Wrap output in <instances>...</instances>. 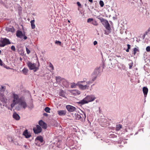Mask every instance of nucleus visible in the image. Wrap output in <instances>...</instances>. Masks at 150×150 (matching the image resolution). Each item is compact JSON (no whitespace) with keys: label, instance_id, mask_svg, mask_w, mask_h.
<instances>
[{"label":"nucleus","instance_id":"21","mask_svg":"<svg viewBox=\"0 0 150 150\" xmlns=\"http://www.w3.org/2000/svg\"><path fill=\"white\" fill-rule=\"evenodd\" d=\"M122 127V125L120 124L117 125H116V130L118 131Z\"/></svg>","mask_w":150,"mask_h":150},{"label":"nucleus","instance_id":"57","mask_svg":"<svg viewBox=\"0 0 150 150\" xmlns=\"http://www.w3.org/2000/svg\"><path fill=\"white\" fill-rule=\"evenodd\" d=\"M68 22H69V23H70V21L69 20H68Z\"/></svg>","mask_w":150,"mask_h":150},{"label":"nucleus","instance_id":"41","mask_svg":"<svg viewBox=\"0 0 150 150\" xmlns=\"http://www.w3.org/2000/svg\"><path fill=\"white\" fill-rule=\"evenodd\" d=\"M83 113L84 115V117H83V116L82 115H81L83 116L82 118H83V121H84L85 120V119L86 117V113L85 112H83Z\"/></svg>","mask_w":150,"mask_h":150},{"label":"nucleus","instance_id":"38","mask_svg":"<svg viewBox=\"0 0 150 150\" xmlns=\"http://www.w3.org/2000/svg\"><path fill=\"white\" fill-rule=\"evenodd\" d=\"M55 43L56 44H59L60 45H61V42L59 41L56 40L55 41Z\"/></svg>","mask_w":150,"mask_h":150},{"label":"nucleus","instance_id":"1","mask_svg":"<svg viewBox=\"0 0 150 150\" xmlns=\"http://www.w3.org/2000/svg\"><path fill=\"white\" fill-rule=\"evenodd\" d=\"M13 103L11 104V107L13 108L17 103H19V105L25 109L27 107V104L26 102L23 99V97L19 98L18 94H13Z\"/></svg>","mask_w":150,"mask_h":150},{"label":"nucleus","instance_id":"13","mask_svg":"<svg viewBox=\"0 0 150 150\" xmlns=\"http://www.w3.org/2000/svg\"><path fill=\"white\" fill-rule=\"evenodd\" d=\"M13 118L16 120H19L20 119L19 115L16 112H14L13 115Z\"/></svg>","mask_w":150,"mask_h":150},{"label":"nucleus","instance_id":"31","mask_svg":"<svg viewBox=\"0 0 150 150\" xmlns=\"http://www.w3.org/2000/svg\"><path fill=\"white\" fill-rule=\"evenodd\" d=\"M139 51L138 49L137 48L135 47L134 49V55L136 54V52H138Z\"/></svg>","mask_w":150,"mask_h":150},{"label":"nucleus","instance_id":"9","mask_svg":"<svg viewBox=\"0 0 150 150\" xmlns=\"http://www.w3.org/2000/svg\"><path fill=\"white\" fill-rule=\"evenodd\" d=\"M23 135L25 136L26 138H28L30 137L31 135L29 133L27 129H25L23 132Z\"/></svg>","mask_w":150,"mask_h":150},{"label":"nucleus","instance_id":"25","mask_svg":"<svg viewBox=\"0 0 150 150\" xmlns=\"http://www.w3.org/2000/svg\"><path fill=\"white\" fill-rule=\"evenodd\" d=\"M91 23L93 25H96V26H97L98 25V23L97 22V21H96L95 20H93Z\"/></svg>","mask_w":150,"mask_h":150},{"label":"nucleus","instance_id":"47","mask_svg":"<svg viewBox=\"0 0 150 150\" xmlns=\"http://www.w3.org/2000/svg\"><path fill=\"white\" fill-rule=\"evenodd\" d=\"M127 49H129L130 48V45L129 44L127 45Z\"/></svg>","mask_w":150,"mask_h":150},{"label":"nucleus","instance_id":"7","mask_svg":"<svg viewBox=\"0 0 150 150\" xmlns=\"http://www.w3.org/2000/svg\"><path fill=\"white\" fill-rule=\"evenodd\" d=\"M39 125L40 126H41L44 129H46L47 128V124L43 120H41L39 121L38 122Z\"/></svg>","mask_w":150,"mask_h":150},{"label":"nucleus","instance_id":"27","mask_svg":"<svg viewBox=\"0 0 150 150\" xmlns=\"http://www.w3.org/2000/svg\"><path fill=\"white\" fill-rule=\"evenodd\" d=\"M50 108L47 107H46L45 109V111L47 112H50Z\"/></svg>","mask_w":150,"mask_h":150},{"label":"nucleus","instance_id":"54","mask_svg":"<svg viewBox=\"0 0 150 150\" xmlns=\"http://www.w3.org/2000/svg\"><path fill=\"white\" fill-rule=\"evenodd\" d=\"M129 49H127L126 51L127 52H129Z\"/></svg>","mask_w":150,"mask_h":150},{"label":"nucleus","instance_id":"44","mask_svg":"<svg viewBox=\"0 0 150 150\" xmlns=\"http://www.w3.org/2000/svg\"><path fill=\"white\" fill-rule=\"evenodd\" d=\"M64 93V91H63V90H60V91L59 92V94H62V93Z\"/></svg>","mask_w":150,"mask_h":150},{"label":"nucleus","instance_id":"8","mask_svg":"<svg viewBox=\"0 0 150 150\" xmlns=\"http://www.w3.org/2000/svg\"><path fill=\"white\" fill-rule=\"evenodd\" d=\"M0 100L4 103L7 102V99L5 97L4 94H0Z\"/></svg>","mask_w":150,"mask_h":150},{"label":"nucleus","instance_id":"59","mask_svg":"<svg viewBox=\"0 0 150 150\" xmlns=\"http://www.w3.org/2000/svg\"><path fill=\"white\" fill-rule=\"evenodd\" d=\"M144 96H145V97H146V95H147V94H144Z\"/></svg>","mask_w":150,"mask_h":150},{"label":"nucleus","instance_id":"40","mask_svg":"<svg viewBox=\"0 0 150 150\" xmlns=\"http://www.w3.org/2000/svg\"><path fill=\"white\" fill-rule=\"evenodd\" d=\"M146 51L148 52H150V47L148 46L146 48Z\"/></svg>","mask_w":150,"mask_h":150},{"label":"nucleus","instance_id":"56","mask_svg":"<svg viewBox=\"0 0 150 150\" xmlns=\"http://www.w3.org/2000/svg\"><path fill=\"white\" fill-rule=\"evenodd\" d=\"M150 31V28L148 29V32H149Z\"/></svg>","mask_w":150,"mask_h":150},{"label":"nucleus","instance_id":"35","mask_svg":"<svg viewBox=\"0 0 150 150\" xmlns=\"http://www.w3.org/2000/svg\"><path fill=\"white\" fill-rule=\"evenodd\" d=\"M93 19L91 18H89L87 19V22L88 23H90L92 22V21H93Z\"/></svg>","mask_w":150,"mask_h":150},{"label":"nucleus","instance_id":"29","mask_svg":"<svg viewBox=\"0 0 150 150\" xmlns=\"http://www.w3.org/2000/svg\"><path fill=\"white\" fill-rule=\"evenodd\" d=\"M79 86V87L82 90L85 89L84 88V86L82 85V84H79L78 85Z\"/></svg>","mask_w":150,"mask_h":150},{"label":"nucleus","instance_id":"10","mask_svg":"<svg viewBox=\"0 0 150 150\" xmlns=\"http://www.w3.org/2000/svg\"><path fill=\"white\" fill-rule=\"evenodd\" d=\"M67 111L66 110H59L57 111V113L60 116H64L66 115Z\"/></svg>","mask_w":150,"mask_h":150},{"label":"nucleus","instance_id":"5","mask_svg":"<svg viewBox=\"0 0 150 150\" xmlns=\"http://www.w3.org/2000/svg\"><path fill=\"white\" fill-rule=\"evenodd\" d=\"M33 131L35 134H38L42 132V129L40 125H37L36 127L33 128Z\"/></svg>","mask_w":150,"mask_h":150},{"label":"nucleus","instance_id":"52","mask_svg":"<svg viewBox=\"0 0 150 150\" xmlns=\"http://www.w3.org/2000/svg\"><path fill=\"white\" fill-rule=\"evenodd\" d=\"M98 71V69H95V71H94V72H95H95H96L97 73V72Z\"/></svg>","mask_w":150,"mask_h":150},{"label":"nucleus","instance_id":"11","mask_svg":"<svg viewBox=\"0 0 150 150\" xmlns=\"http://www.w3.org/2000/svg\"><path fill=\"white\" fill-rule=\"evenodd\" d=\"M98 19L100 20L101 22L104 25H105L107 23H108L107 20L104 19L103 18H99Z\"/></svg>","mask_w":150,"mask_h":150},{"label":"nucleus","instance_id":"61","mask_svg":"<svg viewBox=\"0 0 150 150\" xmlns=\"http://www.w3.org/2000/svg\"><path fill=\"white\" fill-rule=\"evenodd\" d=\"M1 51L0 50V54H1Z\"/></svg>","mask_w":150,"mask_h":150},{"label":"nucleus","instance_id":"22","mask_svg":"<svg viewBox=\"0 0 150 150\" xmlns=\"http://www.w3.org/2000/svg\"><path fill=\"white\" fill-rule=\"evenodd\" d=\"M6 89V87L5 86H1V88H0V91L1 92L3 93L5 91Z\"/></svg>","mask_w":150,"mask_h":150},{"label":"nucleus","instance_id":"60","mask_svg":"<svg viewBox=\"0 0 150 150\" xmlns=\"http://www.w3.org/2000/svg\"><path fill=\"white\" fill-rule=\"evenodd\" d=\"M146 35V34H144V37H145V36Z\"/></svg>","mask_w":150,"mask_h":150},{"label":"nucleus","instance_id":"53","mask_svg":"<svg viewBox=\"0 0 150 150\" xmlns=\"http://www.w3.org/2000/svg\"><path fill=\"white\" fill-rule=\"evenodd\" d=\"M90 2H91V3H92L93 2V0H88Z\"/></svg>","mask_w":150,"mask_h":150},{"label":"nucleus","instance_id":"50","mask_svg":"<svg viewBox=\"0 0 150 150\" xmlns=\"http://www.w3.org/2000/svg\"><path fill=\"white\" fill-rule=\"evenodd\" d=\"M0 65H2V61L0 59Z\"/></svg>","mask_w":150,"mask_h":150},{"label":"nucleus","instance_id":"32","mask_svg":"<svg viewBox=\"0 0 150 150\" xmlns=\"http://www.w3.org/2000/svg\"><path fill=\"white\" fill-rule=\"evenodd\" d=\"M99 4L101 7H103L104 6V2L100 0V1Z\"/></svg>","mask_w":150,"mask_h":150},{"label":"nucleus","instance_id":"4","mask_svg":"<svg viewBox=\"0 0 150 150\" xmlns=\"http://www.w3.org/2000/svg\"><path fill=\"white\" fill-rule=\"evenodd\" d=\"M10 44L11 42L8 39L6 38H2L0 41V47H4L6 45Z\"/></svg>","mask_w":150,"mask_h":150},{"label":"nucleus","instance_id":"45","mask_svg":"<svg viewBox=\"0 0 150 150\" xmlns=\"http://www.w3.org/2000/svg\"><path fill=\"white\" fill-rule=\"evenodd\" d=\"M43 115L44 116H46V117H47L48 116V114L47 113H44L43 114Z\"/></svg>","mask_w":150,"mask_h":150},{"label":"nucleus","instance_id":"34","mask_svg":"<svg viewBox=\"0 0 150 150\" xmlns=\"http://www.w3.org/2000/svg\"><path fill=\"white\" fill-rule=\"evenodd\" d=\"M86 78H84L83 79V81H79L77 83V85H78L79 84H80L79 83H83V82H85L86 81Z\"/></svg>","mask_w":150,"mask_h":150},{"label":"nucleus","instance_id":"55","mask_svg":"<svg viewBox=\"0 0 150 150\" xmlns=\"http://www.w3.org/2000/svg\"><path fill=\"white\" fill-rule=\"evenodd\" d=\"M15 144H16H16H18V143L17 142H16V143H15Z\"/></svg>","mask_w":150,"mask_h":150},{"label":"nucleus","instance_id":"19","mask_svg":"<svg viewBox=\"0 0 150 150\" xmlns=\"http://www.w3.org/2000/svg\"><path fill=\"white\" fill-rule=\"evenodd\" d=\"M142 91L144 94H147L148 89L147 87H144L143 88Z\"/></svg>","mask_w":150,"mask_h":150},{"label":"nucleus","instance_id":"42","mask_svg":"<svg viewBox=\"0 0 150 150\" xmlns=\"http://www.w3.org/2000/svg\"><path fill=\"white\" fill-rule=\"evenodd\" d=\"M129 68L130 69L132 68V66H133V63L132 62L131 64H129Z\"/></svg>","mask_w":150,"mask_h":150},{"label":"nucleus","instance_id":"6","mask_svg":"<svg viewBox=\"0 0 150 150\" xmlns=\"http://www.w3.org/2000/svg\"><path fill=\"white\" fill-rule=\"evenodd\" d=\"M66 108L69 112H73L75 111L76 108L75 107L70 105H66Z\"/></svg>","mask_w":150,"mask_h":150},{"label":"nucleus","instance_id":"49","mask_svg":"<svg viewBox=\"0 0 150 150\" xmlns=\"http://www.w3.org/2000/svg\"><path fill=\"white\" fill-rule=\"evenodd\" d=\"M97 44V42L96 41H95L93 42V44L94 45H96Z\"/></svg>","mask_w":150,"mask_h":150},{"label":"nucleus","instance_id":"20","mask_svg":"<svg viewBox=\"0 0 150 150\" xmlns=\"http://www.w3.org/2000/svg\"><path fill=\"white\" fill-rule=\"evenodd\" d=\"M104 26L107 30H111V28L110 27V25L108 23H107V24Z\"/></svg>","mask_w":150,"mask_h":150},{"label":"nucleus","instance_id":"17","mask_svg":"<svg viewBox=\"0 0 150 150\" xmlns=\"http://www.w3.org/2000/svg\"><path fill=\"white\" fill-rule=\"evenodd\" d=\"M35 22V21L34 19L31 20L30 22L31 28L32 29H34L35 27V25L34 23Z\"/></svg>","mask_w":150,"mask_h":150},{"label":"nucleus","instance_id":"24","mask_svg":"<svg viewBox=\"0 0 150 150\" xmlns=\"http://www.w3.org/2000/svg\"><path fill=\"white\" fill-rule=\"evenodd\" d=\"M73 92H71L72 94H80V92L77 90H73L72 91Z\"/></svg>","mask_w":150,"mask_h":150},{"label":"nucleus","instance_id":"26","mask_svg":"<svg viewBox=\"0 0 150 150\" xmlns=\"http://www.w3.org/2000/svg\"><path fill=\"white\" fill-rule=\"evenodd\" d=\"M96 78V76H95L94 79H93L92 80V82H91V81H89L87 82L86 83H87V84L88 85V84H91V83H92L93 82V81L95 80Z\"/></svg>","mask_w":150,"mask_h":150},{"label":"nucleus","instance_id":"15","mask_svg":"<svg viewBox=\"0 0 150 150\" xmlns=\"http://www.w3.org/2000/svg\"><path fill=\"white\" fill-rule=\"evenodd\" d=\"M6 30L8 32H14L15 31V29L13 27L11 28L9 27H6Z\"/></svg>","mask_w":150,"mask_h":150},{"label":"nucleus","instance_id":"48","mask_svg":"<svg viewBox=\"0 0 150 150\" xmlns=\"http://www.w3.org/2000/svg\"><path fill=\"white\" fill-rule=\"evenodd\" d=\"M60 96L66 98L65 96V94H60Z\"/></svg>","mask_w":150,"mask_h":150},{"label":"nucleus","instance_id":"39","mask_svg":"<svg viewBox=\"0 0 150 150\" xmlns=\"http://www.w3.org/2000/svg\"><path fill=\"white\" fill-rule=\"evenodd\" d=\"M26 49L27 54H29L30 52V51L27 47H26Z\"/></svg>","mask_w":150,"mask_h":150},{"label":"nucleus","instance_id":"3","mask_svg":"<svg viewBox=\"0 0 150 150\" xmlns=\"http://www.w3.org/2000/svg\"><path fill=\"white\" fill-rule=\"evenodd\" d=\"M27 64L29 69L30 70H34V72L37 71L38 69V67H37L36 64L35 63L28 61L27 63Z\"/></svg>","mask_w":150,"mask_h":150},{"label":"nucleus","instance_id":"33","mask_svg":"<svg viewBox=\"0 0 150 150\" xmlns=\"http://www.w3.org/2000/svg\"><path fill=\"white\" fill-rule=\"evenodd\" d=\"M8 139L9 142H13V140L11 137H8Z\"/></svg>","mask_w":150,"mask_h":150},{"label":"nucleus","instance_id":"28","mask_svg":"<svg viewBox=\"0 0 150 150\" xmlns=\"http://www.w3.org/2000/svg\"><path fill=\"white\" fill-rule=\"evenodd\" d=\"M77 85V83L75 84L74 83H72L71 84V88H74Z\"/></svg>","mask_w":150,"mask_h":150},{"label":"nucleus","instance_id":"51","mask_svg":"<svg viewBox=\"0 0 150 150\" xmlns=\"http://www.w3.org/2000/svg\"><path fill=\"white\" fill-rule=\"evenodd\" d=\"M27 36H24V39H25V40H26L27 39Z\"/></svg>","mask_w":150,"mask_h":150},{"label":"nucleus","instance_id":"46","mask_svg":"<svg viewBox=\"0 0 150 150\" xmlns=\"http://www.w3.org/2000/svg\"><path fill=\"white\" fill-rule=\"evenodd\" d=\"M77 4L78 6H81V4L79 2H77Z\"/></svg>","mask_w":150,"mask_h":150},{"label":"nucleus","instance_id":"18","mask_svg":"<svg viewBox=\"0 0 150 150\" xmlns=\"http://www.w3.org/2000/svg\"><path fill=\"white\" fill-rule=\"evenodd\" d=\"M75 115H76V118L78 120H80L81 121H83V118L81 117V115H80L79 114H77L76 115L75 114Z\"/></svg>","mask_w":150,"mask_h":150},{"label":"nucleus","instance_id":"30","mask_svg":"<svg viewBox=\"0 0 150 150\" xmlns=\"http://www.w3.org/2000/svg\"><path fill=\"white\" fill-rule=\"evenodd\" d=\"M56 80L57 83H59L61 80V77L59 76H57L56 77Z\"/></svg>","mask_w":150,"mask_h":150},{"label":"nucleus","instance_id":"37","mask_svg":"<svg viewBox=\"0 0 150 150\" xmlns=\"http://www.w3.org/2000/svg\"><path fill=\"white\" fill-rule=\"evenodd\" d=\"M11 49L14 51L16 50V48L15 46L14 45H12L11 47Z\"/></svg>","mask_w":150,"mask_h":150},{"label":"nucleus","instance_id":"58","mask_svg":"<svg viewBox=\"0 0 150 150\" xmlns=\"http://www.w3.org/2000/svg\"><path fill=\"white\" fill-rule=\"evenodd\" d=\"M148 33V32H146V34H146V35H147V33Z\"/></svg>","mask_w":150,"mask_h":150},{"label":"nucleus","instance_id":"2","mask_svg":"<svg viewBox=\"0 0 150 150\" xmlns=\"http://www.w3.org/2000/svg\"><path fill=\"white\" fill-rule=\"evenodd\" d=\"M96 98L94 95L92 94L87 96L82 100L78 102L79 104L83 105L88 103L89 102L93 101Z\"/></svg>","mask_w":150,"mask_h":150},{"label":"nucleus","instance_id":"43","mask_svg":"<svg viewBox=\"0 0 150 150\" xmlns=\"http://www.w3.org/2000/svg\"><path fill=\"white\" fill-rule=\"evenodd\" d=\"M89 86L88 84L84 85V87L85 89H86L88 88Z\"/></svg>","mask_w":150,"mask_h":150},{"label":"nucleus","instance_id":"12","mask_svg":"<svg viewBox=\"0 0 150 150\" xmlns=\"http://www.w3.org/2000/svg\"><path fill=\"white\" fill-rule=\"evenodd\" d=\"M27 107H28L29 110H32L33 108L34 105L32 101H30L28 103V105H27Z\"/></svg>","mask_w":150,"mask_h":150},{"label":"nucleus","instance_id":"16","mask_svg":"<svg viewBox=\"0 0 150 150\" xmlns=\"http://www.w3.org/2000/svg\"><path fill=\"white\" fill-rule=\"evenodd\" d=\"M35 140H38L41 143H42L44 141L41 135L38 136L36 138Z\"/></svg>","mask_w":150,"mask_h":150},{"label":"nucleus","instance_id":"14","mask_svg":"<svg viewBox=\"0 0 150 150\" xmlns=\"http://www.w3.org/2000/svg\"><path fill=\"white\" fill-rule=\"evenodd\" d=\"M16 36L20 38H22L23 35L22 32L20 30H18L16 33Z\"/></svg>","mask_w":150,"mask_h":150},{"label":"nucleus","instance_id":"23","mask_svg":"<svg viewBox=\"0 0 150 150\" xmlns=\"http://www.w3.org/2000/svg\"><path fill=\"white\" fill-rule=\"evenodd\" d=\"M28 69H27L24 68L22 70L23 73L25 74L26 75L28 71Z\"/></svg>","mask_w":150,"mask_h":150},{"label":"nucleus","instance_id":"62","mask_svg":"<svg viewBox=\"0 0 150 150\" xmlns=\"http://www.w3.org/2000/svg\"><path fill=\"white\" fill-rule=\"evenodd\" d=\"M63 85H64V86H65V85H64V83H63Z\"/></svg>","mask_w":150,"mask_h":150},{"label":"nucleus","instance_id":"36","mask_svg":"<svg viewBox=\"0 0 150 150\" xmlns=\"http://www.w3.org/2000/svg\"><path fill=\"white\" fill-rule=\"evenodd\" d=\"M49 67L51 68L52 70H53L54 69V68L53 67V65H52V64H51V63H50L49 65Z\"/></svg>","mask_w":150,"mask_h":150}]
</instances>
